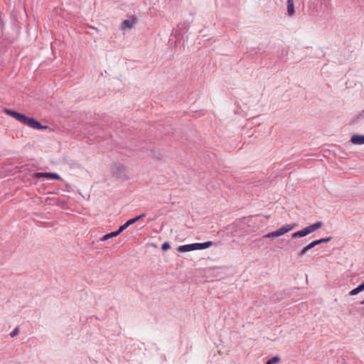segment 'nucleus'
I'll list each match as a JSON object with an SVG mask.
<instances>
[{
  "instance_id": "obj_1",
  "label": "nucleus",
  "mask_w": 364,
  "mask_h": 364,
  "mask_svg": "<svg viewBox=\"0 0 364 364\" xmlns=\"http://www.w3.org/2000/svg\"><path fill=\"white\" fill-rule=\"evenodd\" d=\"M323 226V222L318 221L312 225H310L301 230L294 232L291 235L292 238L301 237L308 235L309 234L316 231Z\"/></svg>"
},
{
  "instance_id": "obj_2",
  "label": "nucleus",
  "mask_w": 364,
  "mask_h": 364,
  "mask_svg": "<svg viewBox=\"0 0 364 364\" xmlns=\"http://www.w3.org/2000/svg\"><path fill=\"white\" fill-rule=\"evenodd\" d=\"M323 226V222L318 221L312 225H310L301 230L294 232L291 235L292 238L301 237L308 235L309 234L316 231Z\"/></svg>"
},
{
  "instance_id": "obj_3",
  "label": "nucleus",
  "mask_w": 364,
  "mask_h": 364,
  "mask_svg": "<svg viewBox=\"0 0 364 364\" xmlns=\"http://www.w3.org/2000/svg\"><path fill=\"white\" fill-rule=\"evenodd\" d=\"M323 226V222L318 221L312 225H310L301 230L294 232L291 235L292 238L301 237L308 235L309 234L316 231Z\"/></svg>"
},
{
  "instance_id": "obj_4",
  "label": "nucleus",
  "mask_w": 364,
  "mask_h": 364,
  "mask_svg": "<svg viewBox=\"0 0 364 364\" xmlns=\"http://www.w3.org/2000/svg\"><path fill=\"white\" fill-rule=\"evenodd\" d=\"M22 123L28 125L31 128L38 130L47 128V127L43 126L39 122L36 120L34 118L28 117L26 116H25V119L23 121Z\"/></svg>"
},
{
  "instance_id": "obj_5",
  "label": "nucleus",
  "mask_w": 364,
  "mask_h": 364,
  "mask_svg": "<svg viewBox=\"0 0 364 364\" xmlns=\"http://www.w3.org/2000/svg\"><path fill=\"white\" fill-rule=\"evenodd\" d=\"M146 217V214L145 213H142L134 218H132L129 220H127L124 225H121L119 228H120V230H122V232L127 229L129 226L133 225L134 223H136L137 221H139V220L144 218Z\"/></svg>"
},
{
  "instance_id": "obj_6",
  "label": "nucleus",
  "mask_w": 364,
  "mask_h": 364,
  "mask_svg": "<svg viewBox=\"0 0 364 364\" xmlns=\"http://www.w3.org/2000/svg\"><path fill=\"white\" fill-rule=\"evenodd\" d=\"M190 245H191V251H193V250L207 249L213 245V242L207 241V242H202V243H193V244H190Z\"/></svg>"
},
{
  "instance_id": "obj_7",
  "label": "nucleus",
  "mask_w": 364,
  "mask_h": 364,
  "mask_svg": "<svg viewBox=\"0 0 364 364\" xmlns=\"http://www.w3.org/2000/svg\"><path fill=\"white\" fill-rule=\"evenodd\" d=\"M5 112L10 115L11 117L15 118L16 120H18L20 122H23V121L25 119V116L23 114L18 113L16 111L11 110V109H5Z\"/></svg>"
},
{
  "instance_id": "obj_8",
  "label": "nucleus",
  "mask_w": 364,
  "mask_h": 364,
  "mask_svg": "<svg viewBox=\"0 0 364 364\" xmlns=\"http://www.w3.org/2000/svg\"><path fill=\"white\" fill-rule=\"evenodd\" d=\"M295 226H296V224H293V225L287 224V225L281 227L280 228H279L277 230L278 231L279 235L281 236V235L289 232L292 229H294V228Z\"/></svg>"
},
{
  "instance_id": "obj_9",
  "label": "nucleus",
  "mask_w": 364,
  "mask_h": 364,
  "mask_svg": "<svg viewBox=\"0 0 364 364\" xmlns=\"http://www.w3.org/2000/svg\"><path fill=\"white\" fill-rule=\"evenodd\" d=\"M350 141L353 144H364V135H353L351 136Z\"/></svg>"
},
{
  "instance_id": "obj_10",
  "label": "nucleus",
  "mask_w": 364,
  "mask_h": 364,
  "mask_svg": "<svg viewBox=\"0 0 364 364\" xmlns=\"http://www.w3.org/2000/svg\"><path fill=\"white\" fill-rule=\"evenodd\" d=\"M287 15L289 16H293L295 14L294 6V0H287Z\"/></svg>"
},
{
  "instance_id": "obj_11",
  "label": "nucleus",
  "mask_w": 364,
  "mask_h": 364,
  "mask_svg": "<svg viewBox=\"0 0 364 364\" xmlns=\"http://www.w3.org/2000/svg\"><path fill=\"white\" fill-rule=\"evenodd\" d=\"M121 232H122V230H120V228L117 230V231H114V232H112L110 233H108V234H106L105 235H103L100 240L101 241H105L109 238H112V237H117L118 236Z\"/></svg>"
},
{
  "instance_id": "obj_12",
  "label": "nucleus",
  "mask_w": 364,
  "mask_h": 364,
  "mask_svg": "<svg viewBox=\"0 0 364 364\" xmlns=\"http://www.w3.org/2000/svg\"><path fill=\"white\" fill-rule=\"evenodd\" d=\"M363 290H364V282H363L360 284H359L356 288L352 289L349 292V295H350V296L356 295V294H358V293H360V291H362Z\"/></svg>"
},
{
  "instance_id": "obj_13",
  "label": "nucleus",
  "mask_w": 364,
  "mask_h": 364,
  "mask_svg": "<svg viewBox=\"0 0 364 364\" xmlns=\"http://www.w3.org/2000/svg\"><path fill=\"white\" fill-rule=\"evenodd\" d=\"M135 21L134 19L124 20L122 23V28H132L134 27Z\"/></svg>"
},
{
  "instance_id": "obj_14",
  "label": "nucleus",
  "mask_w": 364,
  "mask_h": 364,
  "mask_svg": "<svg viewBox=\"0 0 364 364\" xmlns=\"http://www.w3.org/2000/svg\"><path fill=\"white\" fill-rule=\"evenodd\" d=\"M313 247H314L312 245V244H311V243H309V245H307L306 247H304V248H303V249H302V250L299 252L298 255H299V257H302V256L305 255L307 253V252H308L309 250L312 249Z\"/></svg>"
},
{
  "instance_id": "obj_15",
  "label": "nucleus",
  "mask_w": 364,
  "mask_h": 364,
  "mask_svg": "<svg viewBox=\"0 0 364 364\" xmlns=\"http://www.w3.org/2000/svg\"><path fill=\"white\" fill-rule=\"evenodd\" d=\"M178 250L180 252H190V251H191V245L189 244V245L179 246L178 248Z\"/></svg>"
},
{
  "instance_id": "obj_16",
  "label": "nucleus",
  "mask_w": 364,
  "mask_h": 364,
  "mask_svg": "<svg viewBox=\"0 0 364 364\" xmlns=\"http://www.w3.org/2000/svg\"><path fill=\"white\" fill-rule=\"evenodd\" d=\"M280 235H279L278 231L275 230V231H273L272 232H269V233L264 235V238H274V237H278Z\"/></svg>"
},
{
  "instance_id": "obj_17",
  "label": "nucleus",
  "mask_w": 364,
  "mask_h": 364,
  "mask_svg": "<svg viewBox=\"0 0 364 364\" xmlns=\"http://www.w3.org/2000/svg\"><path fill=\"white\" fill-rule=\"evenodd\" d=\"M48 178L60 180L61 177L60 175L55 173H48Z\"/></svg>"
},
{
  "instance_id": "obj_18",
  "label": "nucleus",
  "mask_w": 364,
  "mask_h": 364,
  "mask_svg": "<svg viewBox=\"0 0 364 364\" xmlns=\"http://www.w3.org/2000/svg\"><path fill=\"white\" fill-rule=\"evenodd\" d=\"M35 177L37 178H47L48 177V173L47 172H38L35 173Z\"/></svg>"
},
{
  "instance_id": "obj_19",
  "label": "nucleus",
  "mask_w": 364,
  "mask_h": 364,
  "mask_svg": "<svg viewBox=\"0 0 364 364\" xmlns=\"http://www.w3.org/2000/svg\"><path fill=\"white\" fill-rule=\"evenodd\" d=\"M279 357L277 356H275L269 360H268L266 363V364H275L277 363V362H279Z\"/></svg>"
},
{
  "instance_id": "obj_20",
  "label": "nucleus",
  "mask_w": 364,
  "mask_h": 364,
  "mask_svg": "<svg viewBox=\"0 0 364 364\" xmlns=\"http://www.w3.org/2000/svg\"><path fill=\"white\" fill-rule=\"evenodd\" d=\"M19 331H20L19 327H16V328H14V330L10 333V334H9V335H10V336H11V338H14V337L16 336L19 333Z\"/></svg>"
},
{
  "instance_id": "obj_21",
  "label": "nucleus",
  "mask_w": 364,
  "mask_h": 364,
  "mask_svg": "<svg viewBox=\"0 0 364 364\" xmlns=\"http://www.w3.org/2000/svg\"><path fill=\"white\" fill-rule=\"evenodd\" d=\"M170 247H171V246H170L169 243H168V242H164V243L162 245V246H161V249H162L163 250H168V249H170Z\"/></svg>"
},
{
  "instance_id": "obj_22",
  "label": "nucleus",
  "mask_w": 364,
  "mask_h": 364,
  "mask_svg": "<svg viewBox=\"0 0 364 364\" xmlns=\"http://www.w3.org/2000/svg\"><path fill=\"white\" fill-rule=\"evenodd\" d=\"M364 118V111H362L354 119L353 122H355L356 120L359 119H363Z\"/></svg>"
},
{
  "instance_id": "obj_23",
  "label": "nucleus",
  "mask_w": 364,
  "mask_h": 364,
  "mask_svg": "<svg viewBox=\"0 0 364 364\" xmlns=\"http://www.w3.org/2000/svg\"><path fill=\"white\" fill-rule=\"evenodd\" d=\"M331 240V237L319 239L320 243L328 242Z\"/></svg>"
},
{
  "instance_id": "obj_24",
  "label": "nucleus",
  "mask_w": 364,
  "mask_h": 364,
  "mask_svg": "<svg viewBox=\"0 0 364 364\" xmlns=\"http://www.w3.org/2000/svg\"><path fill=\"white\" fill-rule=\"evenodd\" d=\"M311 243L312 244V245L314 247L321 244L319 240H314V241L311 242Z\"/></svg>"
},
{
  "instance_id": "obj_25",
  "label": "nucleus",
  "mask_w": 364,
  "mask_h": 364,
  "mask_svg": "<svg viewBox=\"0 0 364 364\" xmlns=\"http://www.w3.org/2000/svg\"><path fill=\"white\" fill-rule=\"evenodd\" d=\"M360 304L364 305V300L360 301Z\"/></svg>"
}]
</instances>
